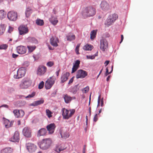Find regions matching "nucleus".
<instances>
[{
    "instance_id": "33",
    "label": "nucleus",
    "mask_w": 153,
    "mask_h": 153,
    "mask_svg": "<svg viewBox=\"0 0 153 153\" xmlns=\"http://www.w3.org/2000/svg\"><path fill=\"white\" fill-rule=\"evenodd\" d=\"M97 31L95 30H92L90 33V38L91 39H93L96 36Z\"/></svg>"
},
{
    "instance_id": "21",
    "label": "nucleus",
    "mask_w": 153,
    "mask_h": 153,
    "mask_svg": "<svg viewBox=\"0 0 153 153\" xmlns=\"http://www.w3.org/2000/svg\"><path fill=\"white\" fill-rule=\"evenodd\" d=\"M66 148L64 144H62L60 145H56L55 151L58 153H60L61 151L66 149Z\"/></svg>"
},
{
    "instance_id": "37",
    "label": "nucleus",
    "mask_w": 153,
    "mask_h": 153,
    "mask_svg": "<svg viewBox=\"0 0 153 153\" xmlns=\"http://www.w3.org/2000/svg\"><path fill=\"white\" fill-rule=\"evenodd\" d=\"M36 23L38 25L42 26L44 25V22L42 20L38 19L36 20Z\"/></svg>"
},
{
    "instance_id": "56",
    "label": "nucleus",
    "mask_w": 153,
    "mask_h": 153,
    "mask_svg": "<svg viewBox=\"0 0 153 153\" xmlns=\"http://www.w3.org/2000/svg\"><path fill=\"white\" fill-rule=\"evenodd\" d=\"M74 77H72L69 81L68 84H70L72 83L74 81Z\"/></svg>"
},
{
    "instance_id": "18",
    "label": "nucleus",
    "mask_w": 153,
    "mask_h": 153,
    "mask_svg": "<svg viewBox=\"0 0 153 153\" xmlns=\"http://www.w3.org/2000/svg\"><path fill=\"white\" fill-rule=\"evenodd\" d=\"M23 135L27 137H31V131L30 128L26 127L23 130Z\"/></svg>"
},
{
    "instance_id": "15",
    "label": "nucleus",
    "mask_w": 153,
    "mask_h": 153,
    "mask_svg": "<svg viewBox=\"0 0 153 153\" xmlns=\"http://www.w3.org/2000/svg\"><path fill=\"white\" fill-rule=\"evenodd\" d=\"M17 52L19 54H24L26 52L27 49L24 46H19L16 48Z\"/></svg>"
},
{
    "instance_id": "3",
    "label": "nucleus",
    "mask_w": 153,
    "mask_h": 153,
    "mask_svg": "<svg viewBox=\"0 0 153 153\" xmlns=\"http://www.w3.org/2000/svg\"><path fill=\"white\" fill-rule=\"evenodd\" d=\"M96 13V10L95 8L92 7H88L85 9L83 15L87 17H91L94 16Z\"/></svg>"
},
{
    "instance_id": "11",
    "label": "nucleus",
    "mask_w": 153,
    "mask_h": 153,
    "mask_svg": "<svg viewBox=\"0 0 153 153\" xmlns=\"http://www.w3.org/2000/svg\"><path fill=\"white\" fill-rule=\"evenodd\" d=\"M100 7L101 9L104 11H107L110 8L109 4L107 1H102L100 4Z\"/></svg>"
},
{
    "instance_id": "20",
    "label": "nucleus",
    "mask_w": 153,
    "mask_h": 153,
    "mask_svg": "<svg viewBox=\"0 0 153 153\" xmlns=\"http://www.w3.org/2000/svg\"><path fill=\"white\" fill-rule=\"evenodd\" d=\"M19 140V133L16 131L13 136L10 139V140L13 142H18Z\"/></svg>"
},
{
    "instance_id": "17",
    "label": "nucleus",
    "mask_w": 153,
    "mask_h": 153,
    "mask_svg": "<svg viewBox=\"0 0 153 153\" xmlns=\"http://www.w3.org/2000/svg\"><path fill=\"white\" fill-rule=\"evenodd\" d=\"M56 126L54 123H51L46 126V128L49 133L50 134H53L55 130Z\"/></svg>"
},
{
    "instance_id": "31",
    "label": "nucleus",
    "mask_w": 153,
    "mask_h": 153,
    "mask_svg": "<svg viewBox=\"0 0 153 153\" xmlns=\"http://www.w3.org/2000/svg\"><path fill=\"white\" fill-rule=\"evenodd\" d=\"M103 98H102V99H101V95H100L98 97V104L97 106L98 107L100 105L102 107L103 106Z\"/></svg>"
},
{
    "instance_id": "12",
    "label": "nucleus",
    "mask_w": 153,
    "mask_h": 153,
    "mask_svg": "<svg viewBox=\"0 0 153 153\" xmlns=\"http://www.w3.org/2000/svg\"><path fill=\"white\" fill-rule=\"evenodd\" d=\"M47 69V68L45 66L43 65H39L37 69V75L39 76L44 75L46 72Z\"/></svg>"
},
{
    "instance_id": "30",
    "label": "nucleus",
    "mask_w": 153,
    "mask_h": 153,
    "mask_svg": "<svg viewBox=\"0 0 153 153\" xmlns=\"http://www.w3.org/2000/svg\"><path fill=\"white\" fill-rule=\"evenodd\" d=\"M49 20L51 23L54 25H56L58 22L57 18L54 17H51L50 19Z\"/></svg>"
},
{
    "instance_id": "59",
    "label": "nucleus",
    "mask_w": 153,
    "mask_h": 153,
    "mask_svg": "<svg viewBox=\"0 0 153 153\" xmlns=\"http://www.w3.org/2000/svg\"><path fill=\"white\" fill-rule=\"evenodd\" d=\"M53 13L55 14L57 12V11L56 9H55V8H54L53 10Z\"/></svg>"
},
{
    "instance_id": "7",
    "label": "nucleus",
    "mask_w": 153,
    "mask_h": 153,
    "mask_svg": "<svg viewBox=\"0 0 153 153\" xmlns=\"http://www.w3.org/2000/svg\"><path fill=\"white\" fill-rule=\"evenodd\" d=\"M19 33L20 35H24L29 32L28 27L25 25H21L18 28Z\"/></svg>"
},
{
    "instance_id": "28",
    "label": "nucleus",
    "mask_w": 153,
    "mask_h": 153,
    "mask_svg": "<svg viewBox=\"0 0 153 153\" xmlns=\"http://www.w3.org/2000/svg\"><path fill=\"white\" fill-rule=\"evenodd\" d=\"M114 22L113 20L108 17L106 20L105 21V24L107 27H108L111 25Z\"/></svg>"
},
{
    "instance_id": "40",
    "label": "nucleus",
    "mask_w": 153,
    "mask_h": 153,
    "mask_svg": "<svg viewBox=\"0 0 153 153\" xmlns=\"http://www.w3.org/2000/svg\"><path fill=\"white\" fill-rule=\"evenodd\" d=\"M6 15V13L3 10H0V19H3Z\"/></svg>"
},
{
    "instance_id": "49",
    "label": "nucleus",
    "mask_w": 153,
    "mask_h": 153,
    "mask_svg": "<svg viewBox=\"0 0 153 153\" xmlns=\"http://www.w3.org/2000/svg\"><path fill=\"white\" fill-rule=\"evenodd\" d=\"M78 68L79 67L76 66L74 65H73V68H72L71 73H73L75 71H76L78 69Z\"/></svg>"
},
{
    "instance_id": "5",
    "label": "nucleus",
    "mask_w": 153,
    "mask_h": 153,
    "mask_svg": "<svg viewBox=\"0 0 153 153\" xmlns=\"http://www.w3.org/2000/svg\"><path fill=\"white\" fill-rule=\"evenodd\" d=\"M62 111V116L65 119H68L71 117L75 112L74 110L68 111L65 108H63Z\"/></svg>"
},
{
    "instance_id": "43",
    "label": "nucleus",
    "mask_w": 153,
    "mask_h": 153,
    "mask_svg": "<svg viewBox=\"0 0 153 153\" xmlns=\"http://www.w3.org/2000/svg\"><path fill=\"white\" fill-rule=\"evenodd\" d=\"M29 65V62L27 61H25L24 62L23 64V66H24L23 67L25 68L28 67Z\"/></svg>"
},
{
    "instance_id": "10",
    "label": "nucleus",
    "mask_w": 153,
    "mask_h": 153,
    "mask_svg": "<svg viewBox=\"0 0 153 153\" xmlns=\"http://www.w3.org/2000/svg\"><path fill=\"white\" fill-rule=\"evenodd\" d=\"M108 48V43L106 40L103 39L100 40V49L103 51H104Z\"/></svg>"
},
{
    "instance_id": "4",
    "label": "nucleus",
    "mask_w": 153,
    "mask_h": 153,
    "mask_svg": "<svg viewBox=\"0 0 153 153\" xmlns=\"http://www.w3.org/2000/svg\"><path fill=\"white\" fill-rule=\"evenodd\" d=\"M56 78L55 77L52 76L50 77L46 81L45 87L46 89H49L51 88L55 83Z\"/></svg>"
},
{
    "instance_id": "47",
    "label": "nucleus",
    "mask_w": 153,
    "mask_h": 153,
    "mask_svg": "<svg viewBox=\"0 0 153 153\" xmlns=\"http://www.w3.org/2000/svg\"><path fill=\"white\" fill-rule=\"evenodd\" d=\"M89 87L88 86H87L85 88H84L82 90L83 92L84 93H86L88 92L89 90Z\"/></svg>"
},
{
    "instance_id": "13",
    "label": "nucleus",
    "mask_w": 153,
    "mask_h": 153,
    "mask_svg": "<svg viewBox=\"0 0 153 153\" xmlns=\"http://www.w3.org/2000/svg\"><path fill=\"white\" fill-rule=\"evenodd\" d=\"M87 75L86 71L82 70H79L78 71L76 75V77L77 79L84 78Z\"/></svg>"
},
{
    "instance_id": "25",
    "label": "nucleus",
    "mask_w": 153,
    "mask_h": 153,
    "mask_svg": "<svg viewBox=\"0 0 153 153\" xmlns=\"http://www.w3.org/2000/svg\"><path fill=\"white\" fill-rule=\"evenodd\" d=\"M63 98L65 102L66 103H69L72 100V98L67 94H64L63 95Z\"/></svg>"
},
{
    "instance_id": "2",
    "label": "nucleus",
    "mask_w": 153,
    "mask_h": 153,
    "mask_svg": "<svg viewBox=\"0 0 153 153\" xmlns=\"http://www.w3.org/2000/svg\"><path fill=\"white\" fill-rule=\"evenodd\" d=\"M32 81L30 78H24L19 84V87L21 89H27L30 86Z\"/></svg>"
},
{
    "instance_id": "61",
    "label": "nucleus",
    "mask_w": 153,
    "mask_h": 153,
    "mask_svg": "<svg viewBox=\"0 0 153 153\" xmlns=\"http://www.w3.org/2000/svg\"><path fill=\"white\" fill-rule=\"evenodd\" d=\"M48 47L49 49L50 50H53L54 49V48L52 47L50 45H48Z\"/></svg>"
},
{
    "instance_id": "19",
    "label": "nucleus",
    "mask_w": 153,
    "mask_h": 153,
    "mask_svg": "<svg viewBox=\"0 0 153 153\" xmlns=\"http://www.w3.org/2000/svg\"><path fill=\"white\" fill-rule=\"evenodd\" d=\"M59 42V39L57 37L52 36L50 39V43L52 46L56 47L58 46V43Z\"/></svg>"
},
{
    "instance_id": "9",
    "label": "nucleus",
    "mask_w": 153,
    "mask_h": 153,
    "mask_svg": "<svg viewBox=\"0 0 153 153\" xmlns=\"http://www.w3.org/2000/svg\"><path fill=\"white\" fill-rule=\"evenodd\" d=\"M60 133L61 137L64 139H66L69 136L68 130L66 128H62L60 130Z\"/></svg>"
},
{
    "instance_id": "60",
    "label": "nucleus",
    "mask_w": 153,
    "mask_h": 153,
    "mask_svg": "<svg viewBox=\"0 0 153 153\" xmlns=\"http://www.w3.org/2000/svg\"><path fill=\"white\" fill-rule=\"evenodd\" d=\"M109 61H108V60H107L105 62V66H107V65H108L109 63Z\"/></svg>"
},
{
    "instance_id": "39",
    "label": "nucleus",
    "mask_w": 153,
    "mask_h": 153,
    "mask_svg": "<svg viewBox=\"0 0 153 153\" xmlns=\"http://www.w3.org/2000/svg\"><path fill=\"white\" fill-rule=\"evenodd\" d=\"M46 115L48 117L50 118L52 117L51 114L53 113L50 110L47 109L46 110Z\"/></svg>"
},
{
    "instance_id": "32",
    "label": "nucleus",
    "mask_w": 153,
    "mask_h": 153,
    "mask_svg": "<svg viewBox=\"0 0 153 153\" xmlns=\"http://www.w3.org/2000/svg\"><path fill=\"white\" fill-rule=\"evenodd\" d=\"M108 17L113 20L114 22L118 18V16L117 14L114 13L110 15Z\"/></svg>"
},
{
    "instance_id": "48",
    "label": "nucleus",
    "mask_w": 153,
    "mask_h": 153,
    "mask_svg": "<svg viewBox=\"0 0 153 153\" xmlns=\"http://www.w3.org/2000/svg\"><path fill=\"white\" fill-rule=\"evenodd\" d=\"M113 66H112V70H111V71L110 72H108V68H106V73H105V76H107L109 74L111 73L112 72V71H113Z\"/></svg>"
},
{
    "instance_id": "24",
    "label": "nucleus",
    "mask_w": 153,
    "mask_h": 153,
    "mask_svg": "<svg viewBox=\"0 0 153 153\" xmlns=\"http://www.w3.org/2000/svg\"><path fill=\"white\" fill-rule=\"evenodd\" d=\"M47 131L45 128H42L38 131L37 136L38 137L44 136L46 135Z\"/></svg>"
},
{
    "instance_id": "16",
    "label": "nucleus",
    "mask_w": 153,
    "mask_h": 153,
    "mask_svg": "<svg viewBox=\"0 0 153 153\" xmlns=\"http://www.w3.org/2000/svg\"><path fill=\"white\" fill-rule=\"evenodd\" d=\"M26 146L27 149L30 152H34L36 149V146L33 144L28 143Z\"/></svg>"
},
{
    "instance_id": "27",
    "label": "nucleus",
    "mask_w": 153,
    "mask_h": 153,
    "mask_svg": "<svg viewBox=\"0 0 153 153\" xmlns=\"http://www.w3.org/2000/svg\"><path fill=\"white\" fill-rule=\"evenodd\" d=\"M12 149L11 148L7 147L1 150V153H11Z\"/></svg>"
},
{
    "instance_id": "57",
    "label": "nucleus",
    "mask_w": 153,
    "mask_h": 153,
    "mask_svg": "<svg viewBox=\"0 0 153 153\" xmlns=\"http://www.w3.org/2000/svg\"><path fill=\"white\" fill-rule=\"evenodd\" d=\"M12 57L13 58H16L17 57L19 56V55H18L15 54L14 53H13L12 54Z\"/></svg>"
},
{
    "instance_id": "46",
    "label": "nucleus",
    "mask_w": 153,
    "mask_h": 153,
    "mask_svg": "<svg viewBox=\"0 0 153 153\" xmlns=\"http://www.w3.org/2000/svg\"><path fill=\"white\" fill-rule=\"evenodd\" d=\"M78 90L77 86H75L74 87L72 90V91L74 94H75Z\"/></svg>"
},
{
    "instance_id": "55",
    "label": "nucleus",
    "mask_w": 153,
    "mask_h": 153,
    "mask_svg": "<svg viewBox=\"0 0 153 153\" xmlns=\"http://www.w3.org/2000/svg\"><path fill=\"white\" fill-rule=\"evenodd\" d=\"M32 40L33 41V42L35 43H37L38 42L37 40L35 38H32Z\"/></svg>"
},
{
    "instance_id": "22",
    "label": "nucleus",
    "mask_w": 153,
    "mask_h": 153,
    "mask_svg": "<svg viewBox=\"0 0 153 153\" xmlns=\"http://www.w3.org/2000/svg\"><path fill=\"white\" fill-rule=\"evenodd\" d=\"M70 75V74L68 72H66L63 74L61 77V83H63L66 81L68 79Z\"/></svg>"
},
{
    "instance_id": "42",
    "label": "nucleus",
    "mask_w": 153,
    "mask_h": 153,
    "mask_svg": "<svg viewBox=\"0 0 153 153\" xmlns=\"http://www.w3.org/2000/svg\"><path fill=\"white\" fill-rule=\"evenodd\" d=\"M35 92H33L31 94L28 95V96L25 97V98H32L35 95Z\"/></svg>"
},
{
    "instance_id": "26",
    "label": "nucleus",
    "mask_w": 153,
    "mask_h": 153,
    "mask_svg": "<svg viewBox=\"0 0 153 153\" xmlns=\"http://www.w3.org/2000/svg\"><path fill=\"white\" fill-rule=\"evenodd\" d=\"M44 101L43 99H41L40 100H39L34 101L33 102L30 104V106H36L38 105L43 104L44 102Z\"/></svg>"
},
{
    "instance_id": "38",
    "label": "nucleus",
    "mask_w": 153,
    "mask_h": 153,
    "mask_svg": "<svg viewBox=\"0 0 153 153\" xmlns=\"http://www.w3.org/2000/svg\"><path fill=\"white\" fill-rule=\"evenodd\" d=\"M27 47L29 51L30 52L33 51L36 48L35 46H28Z\"/></svg>"
},
{
    "instance_id": "14",
    "label": "nucleus",
    "mask_w": 153,
    "mask_h": 153,
    "mask_svg": "<svg viewBox=\"0 0 153 153\" xmlns=\"http://www.w3.org/2000/svg\"><path fill=\"white\" fill-rule=\"evenodd\" d=\"M15 116L17 118L22 117L24 114V112L22 110L15 109L13 111Z\"/></svg>"
},
{
    "instance_id": "8",
    "label": "nucleus",
    "mask_w": 153,
    "mask_h": 153,
    "mask_svg": "<svg viewBox=\"0 0 153 153\" xmlns=\"http://www.w3.org/2000/svg\"><path fill=\"white\" fill-rule=\"evenodd\" d=\"M7 17L8 19L12 21H15L17 19V14L14 11H10L8 13Z\"/></svg>"
},
{
    "instance_id": "1",
    "label": "nucleus",
    "mask_w": 153,
    "mask_h": 153,
    "mask_svg": "<svg viewBox=\"0 0 153 153\" xmlns=\"http://www.w3.org/2000/svg\"><path fill=\"white\" fill-rule=\"evenodd\" d=\"M52 143V140L50 138L42 139L38 143L39 147L42 150H47L51 146Z\"/></svg>"
},
{
    "instance_id": "52",
    "label": "nucleus",
    "mask_w": 153,
    "mask_h": 153,
    "mask_svg": "<svg viewBox=\"0 0 153 153\" xmlns=\"http://www.w3.org/2000/svg\"><path fill=\"white\" fill-rule=\"evenodd\" d=\"M80 63V61L79 60H76V61L75 62V63L74 64V65L79 67Z\"/></svg>"
},
{
    "instance_id": "23",
    "label": "nucleus",
    "mask_w": 153,
    "mask_h": 153,
    "mask_svg": "<svg viewBox=\"0 0 153 153\" xmlns=\"http://www.w3.org/2000/svg\"><path fill=\"white\" fill-rule=\"evenodd\" d=\"M3 119L4 123L6 128H9L12 126L14 121H11V122H10L8 120L4 118H3Z\"/></svg>"
},
{
    "instance_id": "58",
    "label": "nucleus",
    "mask_w": 153,
    "mask_h": 153,
    "mask_svg": "<svg viewBox=\"0 0 153 153\" xmlns=\"http://www.w3.org/2000/svg\"><path fill=\"white\" fill-rule=\"evenodd\" d=\"M121 41L120 42V43H121L123 41V35H121Z\"/></svg>"
},
{
    "instance_id": "45",
    "label": "nucleus",
    "mask_w": 153,
    "mask_h": 153,
    "mask_svg": "<svg viewBox=\"0 0 153 153\" xmlns=\"http://www.w3.org/2000/svg\"><path fill=\"white\" fill-rule=\"evenodd\" d=\"M80 44H78L77 45L75 51L76 53L77 54H79V48L80 47Z\"/></svg>"
},
{
    "instance_id": "63",
    "label": "nucleus",
    "mask_w": 153,
    "mask_h": 153,
    "mask_svg": "<svg viewBox=\"0 0 153 153\" xmlns=\"http://www.w3.org/2000/svg\"><path fill=\"white\" fill-rule=\"evenodd\" d=\"M60 70H58V71H56V76H58L59 75V72H60Z\"/></svg>"
},
{
    "instance_id": "54",
    "label": "nucleus",
    "mask_w": 153,
    "mask_h": 153,
    "mask_svg": "<svg viewBox=\"0 0 153 153\" xmlns=\"http://www.w3.org/2000/svg\"><path fill=\"white\" fill-rule=\"evenodd\" d=\"M13 28L12 27L9 26L8 30V32L9 33H11L13 30Z\"/></svg>"
},
{
    "instance_id": "34",
    "label": "nucleus",
    "mask_w": 153,
    "mask_h": 153,
    "mask_svg": "<svg viewBox=\"0 0 153 153\" xmlns=\"http://www.w3.org/2000/svg\"><path fill=\"white\" fill-rule=\"evenodd\" d=\"M6 27L4 25H0V35H2L5 31Z\"/></svg>"
},
{
    "instance_id": "6",
    "label": "nucleus",
    "mask_w": 153,
    "mask_h": 153,
    "mask_svg": "<svg viewBox=\"0 0 153 153\" xmlns=\"http://www.w3.org/2000/svg\"><path fill=\"white\" fill-rule=\"evenodd\" d=\"M26 73V70L24 67H21L18 70L16 74L14 75V78L18 79L24 76Z\"/></svg>"
},
{
    "instance_id": "53",
    "label": "nucleus",
    "mask_w": 153,
    "mask_h": 153,
    "mask_svg": "<svg viewBox=\"0 0 153 153\" xmlns=\"http://www.w3.org/2000/svg\"><path fill=\"white\" fill-rule=\"evenodd\" d=\"M98 119V114H96L95 115H94V118H93V120L95 122H96Z\"/></svg>"
},
{
    "instance_id": "29",
    "label": "nucleus",
    "mask_w": 153,
    "mask_h": 153,
    "mask_svg": "<svg viewBox=\"0 0 153 153\" xmlns=\"http://www.w3.org/2000/svg\"><path fill=\"white\" fill-rule=\"evenodd\" d=\"M93 48V46L88 44H86L83 47V49L85 51H91Z\"/></svg>"
},
{
    "instance_id": "64",
    "label": "nucleus",
    "mask_w": 153,
    "mask_h": 153,
    "mask_svg": "<svg viewBox=\"0 0 153 153\" xmlns=\"http://www.w3.org/2000/svg\"><path fill=\"white\" fill-rule=\"evenodd\" d=\"M85 147H84L83 149L82 153H85Z\"/></svg>"
},
{
    "instance_id": "44",
    "label": "nucleus",
    "mask_w": 153,
    "mask_h": 153,
    "mask_svg": "<svg viewBox=\"0 0 153 153\" xmlns=\"http://www.w3.org/2000/svg\"><path fill=\"white\" fill-rule=\"evenodd\" d=\"M44 82L42 81L40 83L39 85L38 88L39 89H41L43 88L44 86Z\"/></svg>"
},
{
    "instance_id": "51",
    "label": "nucleus",
    "mask_w": 153,
    "mask_h": 153,
    "mask_svg": "<svg viewBox=\"0 0 153 153\" xmlns=\"http://www.w3.org/2000/svg\"><path fill=\"white\" fill-rule=\"evenodd\" d=\"M80 63V61L79 60H76V61L75 62V63L74 64V65L79 67Z\"/></svg>"
},
{
    "instance_id": "41",
    "label": "nucleus",
    "mask_w": 153,
    "mask_h": 153,
    "mask_svg": "<svg viewBox=\"0 0 153 153\" xmlns=\"http://www.w3.org/2000/svg\"><path fill=\"white\" fill-rule=\"evenodd\" d=\"M8 47V45L6 44L1 45H0V49H6Z\"/></svg>"
},
{
    "instance_id": "50",
    "label": "nucleus",
    "mask_w": 153,
    "mask_h": 153,
    "mask_svg": "<svg viewBox=\"0 0 153 153\" xmlns=\"http://www.w3.org/2000/svg\"><path fill=\"white\" fill-rule=\"evenodd\" d=\"M54 65V62L52 61L48 62L47 64V65L49 67L52 66Z\"/></svg>"
},
{
    "instance_id": "35",
    "label": "nucleus",
    "mask_w": 153,
    "mask_h": 153,
    "mask_svg": "<svg viewBox=\"0 0 153 153\" xmlns=\"http://www.w3.org/2000/svg\"><path fill=\"white\" fill-rule=\"evenodd\" d=\"M32 12V10L30 8H27L25 12L26 17H29Z\"/></svg>"
},
{
    "instance_id": "62",
    "label": "nucleus",
    "mask_w": 153,
    "mask_h": 153,
    "mask_svg": "<svg viewBox=\"0 0 153 153\" xmlns=\"http://www.w3.org/2000/svg\"><path fill=\"white\" fill-rule=\"evenodd\" d=\"M93 56H87V57L88 59H92L93 58H92V57Z\"/></svg>"
},
{
    "instance_id": "36",
    "label": "nucleus",
    "mask_w": 153,
    "mask_h": 153,
    "mask_svg": "<svg viewBox=\"0 0 153 153\" xmlns=\"http://www.w3.org/2000/svg\"><path fill=\"white\" fill-rule=\"evenodd\" d=\"M67 40L71 41L72 40H74L75 39V36L74 35H68L66 36Z\"/></svg>"
}]
</instances>
